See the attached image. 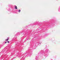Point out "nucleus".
I'll use <instances>...</instances> for the list:
<instances>
[{
  "instance_id": "f257e3e1",
  "label": "nucleus",
  "mask_w": 60,
  "mask_h": 60,
  "mask_svg": "<svg viewBox=\"0 0 60 60\" xmlns=\"http://www.w3.org/2000/svg\"><path fill=\"white\" fill-rule=\"evenodd\" d=\"M15 9H18V8H17V6H15Z\"/></svg>"
},
{
  "instance_id": "f03ea898",
  "label": "nucleus",
  "mask_w": 60,
  "mask_h": 60,
  "mask_svg": "<svg viewBox=\"0 0 60 60\" xmlns=\"http://www.w3.org/2000/svg\"><path fill=\"white\" fill-rule=\"evenodd\" d=\"M8 40H9V38H8L7 39L5 40V41H8Z\"/></svg>"
},
{
  "instance_id": "39448f33",
  "label": "nucleus",
  "mask_w": 60,
  "mask_h": 60,
  "mask_svg": "<svg viewBox=\"0 0 60 60\" xmlns=\"http://www.w3.org/2000/svg\"><path fill=\"white\" fill-rule=\"evenodd\" d=\"M7 43V42H5V43Z\"/></svg>"
},
{
  "instance_id": "7ed1b4c3",
  "label": "nucleus",
  "mask_w": 60,
  "mask_h": 60,
  "mask_svg": "<svg viewBox=\"0 0 60 60\" xmlns=\"http://www.w3.org/2000/svg\"><path fill=\"white\" fill-rule=\"evenodd\" d=\"M20 11H21V10H19V12H20Z\"/></svg>"
},
{
  "instance_id": "20e7f679",
  "label": "nucleus",
  "mask_w": 60,
  "mask_h": 60,
  "mask_svg": "<svg viewBox=\"0 0 60 60\" xmlns=\"http://www.w3.org/2000/svg\"><path fill=\"white\" fill-rule=\"evenodd\" d=\"M7 42H8V43H9V41H7Z\"/></svg>"
}]
</instances>
